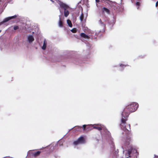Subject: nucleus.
Masks as SVG:
<instances>
[{"label": "nucleus", "instance_id": "obj_13", "mask_svg": "<svg viewBox=\"0 0 158 158\" xmlns=\"http://www.w3.org/2000/svg\"><path fill=\"white\" fill-rule=\"evenodd\" d=\"M47 44V41L46 39H44V41L42 47V48L44 50H45L46 49V46Z\"/></svg>", "mask_w": 158, "mask_h": 158}, {"label": "nucleus", "instance_id": "obj_4", "mask_svg": "<svg viewBox=\"0 0 158 158\" xmlns=\"http://www.w3.org/2000/svg\"><path fill=\"white\" fill-rule=\"evenodd\" d=\"M139 105L136 102H132L126 106L125 109L128 110L130 112L135 111L138 108Z\"/></svg>", "mask_w": 158, "mask_h": 158}, {"label": "nucleus", "instance_id": "obj_6", "mask_svg": "<svg viewBox=\"0 0 158 158\" xmlns=\"http://www.w3.org/2000/svg\"><path fill=\"white\" fill-rule=\"evenodd\" d=\"M25 26V24H22L20 27L18 26H15L14 27L13 29L14 30H16L19 29L20 30L22 31L23 30H26V27Z\"/></svg>", "mask_w": 158, "mask_h": 158}, {"label": "nucleus", "instance_id": "obj_25", "mask_svg": "<svg viewBox=\"0 0 158 158\" xmlns=\"http://www.w3.org/2000/svg\"><path fill=\"white\" fill-rule=\"evenodd\" d=\"M87 126L86 125H84L82 126L83 128V130H85L86 126Z\"/></svg>", "mask_w": 158, "mask_h": 158}, {"label": "nucleus", "instance_id": "obj_10", "mask_svg": "<svg viewBox=\"0 0 158 158\" xmlns=\"http://www.w3.org/2000/svg\"><path fill=\"white\" fill-rule=\"evenodd\" d=\"M61 15H59V19L58 22V24L59 27H62L63 26L62 19L61 18Z\"/></svg>", "mask_w": 158, "mask_h": 158}, {"label": "nucleus", "instance_id": "obj_2", "mask_svg": "<svg viewBox=\"0 0 158 158\" xmlns=\"http://www.w3.org/2000/svg\"><path fill=\"white\" fill-rule=\"evenodd\" d=\"M50 0L53 2L57 3L59 5V9L60 12L62 14L63 11H62V10L63 9L64 16L66 17H68L69 14V10L70 9V7L68 5L58 0Z\"/></svg>", "mask_w": 158, "mask_h": 158}, {"label": "nucleus", "instance_id": "obj_9", "mask_svg": "<svg viewBox=\"0 0 158 158\" xmlns=\"http://www.w3.org/2000/svg\"><path fill=\"white\" fill-rule=\"evenodd\" d=\"M90 128H91L90 129V130H92V127H93V128L97 129L99 131H100L102 130L101 126H99L98 125H95V126L90 125Z\"/></svg>", "mask_w": 158, "mask_h": 158}, {"label": "nucleus", "instance_id": "obj_22", "mask_svg": "<svg viewBox=\"0 0 158 158\" xmlns=\"http://www.w3.org/2000/svg\"><path fill=\"white\" fill-rule=\"evenodd\" d=\"M17 16H18V15H15L14 16L9 17H10V19H15Z\"/></svg>", "mask_w": 158, "mask_h": 158}, {"label": "nucleus", "instance_id": "obj_31", "mask_svg": "<svg viewBox=\"0 0 158 158\" xmlns=\"http://www.w3.org/2000/svg\"><path fill=\"white\" fill-rule=\"evenodd\" d=\"M30 151H31V150H30L29 152H30Z\"/></svg>", "mask_w": 158, "mask_h": 158}, {"label": "nucleus", "instance_id": "obj_14", "mask_svg": "<svg viewBox=\"0 0 158 158\" xmlns=\"http://www.w3.org/2000/svg\"><path fill=\"white\" fill-rule=\"evenodd\" d=\"M109 24L113 26L114 23V20L113 17L111 18V19H110L108 22Z\"/></svg>", "mask_w": 158, "mask_h": 158}, {"label": "nucleus", "instance_id": "obj_29", "mask_svg": "<svg viewBox=\"0 0 158 158\" xmlns=\"http://www.w3.org/2000/svg\"><path fill=\"white\" fill-rule=\"evenodd\" d=\"M141 0H137V2H140V1H141Z\"/></svg>", "mask_w": 158, "mask_h": 158}, {"label": "nucleus", "instance_id": "obj_12", "mask_svg": "<svg viewBox=\"0 0 158 158\" xmlns=\"http://www.w3.org/2000/svg\"><path fill=\"white\" fill-rule=\"evenodd\" d=\"M107 4H108L110 6L112 7L115 6L116 4V2H113L110 0H109Z\"/></svg>", "mask_w": 158, "mask_h": 158}, {"label": "nucleus", "instance_id": "obj_24", "mask_svg": "<svg viewBox=\"0 0 158 158\" xmlns=\"http://www.w3.org/2000/svg\"><path fill=\"white\" fill-rule=\"evenodd\" d=\"M71 32L73 33H75L76 32L77 30L76 28H73L71 30Z\"/></svg>", "mask_w": 158, "mask_h": 158}, {"label": "nucleus", "instance_id": "obj_1", "mask_svg": "<svg viewBox=\"0 0 158 158\" xmlns=\"http://www.w3.org/2000/svg\"><path fill=\"white\" fill-rule=\"evenodd\" d=\"M129 115V113H126L125 110L122 112L121 114L122 118L120 125L122 129L124 131L122 132V134L126 135L124 138L126 139H125L126 145H128L130 140V138L129 137L131 131L130 125L127 124L126 123Z\"/></svg>", "mask_w": 158, "mask_h": 158}, {"label": "nucleus", "instance_id": "obj_11", "mask_svg": "<svg viewBox=\"0 0 158 158\" xmlns=\"http://www.w3.org/2000/svg\"><path fill=\"white\" fill-rule=\"evenodd\" d=\"M80 36L81 37L87 39H89L90 37L84 33H81L80 34Z\"/></svg>", "mask_w": 158, "mask_h": 158}, {"label": "nucleus", "instance_id": "obj_30", "mask_svg": "<svg viewBox=\"0 0 158 158\" xmlns=\"http://www.w3.org/2000/svg\"><path fill=\"white\" fill-rule=\"evenodd\" d=\"M78 127H80V128H81V126H78Z\"/></svg>", "mask_w": 158, "mask_h": 158}, {"label": "nucleus", "instance_id": "obj_26", "mask_svg": "<svg viewBox=\"0 0 158 158\" xmlns=\"http://www.w3.org/2000/svg\"><path fill=\"white\" fill-rule=\"evenodd\" d=\"M154 158H158V156L156 155H154Z\"/></svg>", "mask_w": 158, "mask_h": 158}, {"label": "nucleus", "instance_id": "obj_19", "mask_svg": "<svg viewBox=\"0 0 158 158\" xmlns=\"http://www.w3.org/2000/svg\"><path fill=\"white\" fill-rule=\"evenodd\" d=\"M84 17V14L83 13H82L79 17L80 19L81 22H83V21Z\"/></svg>", "mask_w": 158, "mask_h": 158}, {"label": "nucleus", "instance_id": "obj_7", "mask_svg": "<svg viewBox=\"0 0 158 158\" xmlns=\"http://www.w3.org/2000/svg\"><path fill=\"white\" fill-rule=\"evenodd\" d=\"M128 65L127 64H121L119 65H118V64H114L112 66V67L113 68H114V67H118L119 66H120L121 67V68L119 69V70L120 71H123L124 68V67L127 66Z\"/></svg>", "mask_w": 158, "mask_h": 158}, {"label": "nucleus", "instance_id": "obj_28", "mask_svg": "<svg viewBox=\"0 0 158 158\" xmlns=\"http://www.w3.org/2000/svg\"><path fill=\"white\" fill-rule=\"evenodd\" d=\"M158 6V1L156 2V6Z\"/></svg>", "mask_w": 158, "mask_h": 158}, {"label": "nucleus", "instance_id": "obj_18", "mask_svg": "<svg viewBox=\"0 0 158 158\" xmlns=\"http://www.w3.org/2000/svg\"><path fill=\"white\" fill-rule=\"evenodd\" d=\"M67 22L69 26L70 27H72V24L71 21L69 19H68L67 20Z\"/></svg>", "mask_w": 158, "mask_h": 158}, {"label": "nucleus", "instance_id": "obj_23", "mask_svg": "<svg viewBox=\"0 0 158 158\" xmlns=\"http://www.w3.org/2000/svg\"><path fill=\"white\" fill-rule=\"evenodd\" d=\"M101 2L103 3H107L109 0H100Z\"/></svg>", "mask_w": 158, "mask_h": 158}, {"label": "nucleus", "instance_id": "obj_8", "mask_svg": "<svg viewBox=\"0 0 158 158\" xmlns=\"http://www.w3.org/2000/svg\"><path fill=\"white\" fill-rule=\"evenodd\" d=\"M34 38L32 35H30L27 36V41L29 44H31L34 41Z\"/></svg>", "mask_w": 158, "mask_h": 158}, {"label": "nucleus", "instance_id": "obj_3", "mask_svg": "<svg viewBox=\"0 0 158 158\" xmlns=\"http://www.w3.org/2000/svg\"><path fill=\"white\" fill-rule=\"evenodd\" d=\"M126 155L128 156V157L126 158H139V153L137 148L131 147V149L128 150Z\"/></svg>", "mask_w": 158, "mask_h": 158}, {"label": "nucleus", "instance_id": "obj_17", "mask_svg": "<svg viewBox=\"0 0 158 158\" xmlns=\"http://www.w3.org/2000/svg\"><path fill=\"white\" fill-rule=\"evenodd\" d=\"M99 23L100 24V25L101 26H102L103 27H104L105 26V24L103 22H102L101 20V19H100L99 20Z\"/></svg>", "mask_w": 158, "mask_h": 158}, {"label": "nucleus", "instance_id": "obj_20", "mask_svg": "<svg viewBox=\"0 0 158 158\" xmlns=\"http://www.w3.org/2000/svg\"><path fill=\"white\" fill-rule=\"evenodd\" d=\"M10 20V17H8L5 18L3 19V21H4V22L5 23H6V22H7V21H9Z\"/></svg>", "mask_w": 158, "mask_h": 158}, {"label": "nucleus", "instance_id": "obj_16", "mask_svg": "<svg viewBox=\"0 0 158 158\" xmlns=\"http://www.w3.org/2000/svg\"><path fill=\"white\" fill-rule=\"evenodd\" d=\"M41 153V152L40 151H37L36 152H34L32 153V155L34 157H36L40 155Z\"/></svg>", "mask_w": 158, "mask_h": 158}, {"label": "nucleus", "instance_id": "obj_21", "mask_svg": "<svg viewBox=\"0 0 158 158\" xmlns=\"http://www.w3.org/2000/svg\"><path fill=\"white\" fill-rule=\"evenodd\" d=\"M140 2H137L136 3L135 5L136 6H138V7H137V9H138L139 8V6L140 5Z\"/></svg>", "mask_w": 158, "mask_h": 158}, {"label": "nucleus", "instance_id": "obj_5", "mask_svg": "<svg viewBox=\"0 0 158 158\" xmlns=\"http://www.w3.org/2000/svg\"><path fill=\"white\" fill-rule=\"evenodd\" d=\"M85 143V141L83 137L79 138L77 139L73 142V144L76 145L79 144H83Z\"/></svg>", "mask_w": 158, "mask_h": 158}, {"label": "nucleus", "instance_id": "obj_27", "mask_svg": "<svg viewBox=\"0 0 158 158\" xmlns=\"http://www.w3.org/2000/svg\"><path fill=\"white\" fill-rule=\"evenodd\" d=\"M4 23H5V22H4L3 20L2 21V22H0L1 24V25H2V24H3Z\"/></svg>", "mask_w": 158, "mask_h": 158}, {"label": "nucleus", "instance_id": "obj_15", "mask_svg": "<svg viewBox=\"0 0 158 158\" xmlns=\"http://www.w3.org/2000/svg\"><path fill=\"white\" fill-rule=\"evenodd\" d=\"M102 11L103 12H106L108 14H109L110 13L109 10L108 9L105 7H104L102 8Z\"/></svg>", "mask_w": 158, "mask_h": 158}]
</instances>
